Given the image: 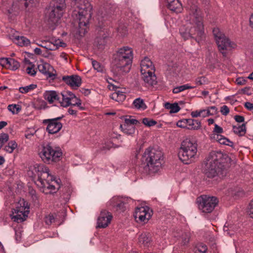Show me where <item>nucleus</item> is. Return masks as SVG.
<instances>
[{
	"label": "nucleus",
	"mask_w": 253,
	"mask_h": 253,
	"mask_svg": "<svg viewBox=\"0 0 253 253\" xmlns=\"http://www.w3.org/2000/svg\"><path fill=\"white\" fill-rule=\"evenodd\" d=\"M65 8V0H52L46 16L48 24L51 26L56 24L62 16Z\"/></svg>",
	"instance_id": "obj_6"
},
{
	"label": "nucleus",
	"mask_w": 253,
	"mask_h": 253,
	"mask_svg": "<svg viewBox=\"0 0 253 253\" xmlns=\"http://www.w3.org/2000/svg\"><path fill=\"white\" fill-rule=\"evenodd\" d=\"M62 81L72 88L75 89L80 86L82 84L81 78L77 75L64 76L62 77Z\"/></svg>",
	"instance_id": "obj_18"
},
{
	"label": "nucleus",
	"mask_w": 253,
	"mask_h": 253,
	"mask_svg": "<svg viewBox=\"0 0 253 253\" xmlns=\"http://www.w3.org/2000/svg\"><path fill=\"white\" fill-rule=\"evenodd\" d=\"M44 99L46 100L49 103H52L54 101L57 100L59 102L61 99L60 94L54 90L46 91L44 94Z\"/></svg>",
	"instance_id": "obj_22"
},
{
	"label": "nucleus",
	"mask_w": 253,
	"mask_h": 253,
	"mask_svg": "<svg viewBox=\"0 0 253 253\" xmlns=\"http://www.w3.org/2000/svg\"><path fill=\"white\" fill-rule=\"evenodd\" d=\"M248 209L249 215L253 218V199L250 202Z\"/></svg>",
	"instance_id": "obj_56"
},
{
	"label": "nucleus",
	"mask_w": 253,
	"mask_h": 253,
	"mask_svg": "<svg viewBox=\"0 0 253 253\" xmlns=\"http://www.w3.org/2000/svg\"><path fill=\"white\" fill-rule=\"evenodd\" d=\"M121 198L119 197H114L108 202V205L112 207V208L114 210L116 207L119 201Z\"/></svg>",
	"instance_id": "obj_44"
},
{
	"label": "nucleus",
	"mask_w": 253,
	"mask_h": 253,
	"mask_svg": "<svg viewBox=\"0 0 253 253\" xmlns=\"http://www.w3.org/2000/svg\"><path fill=\"white\" fill-rule=\"evenodd\" d=\"M84 13H77L76 11L74 12V15L76 16L78 20L79 32L80 34H84L87 32V26L91 15V13H89L87 11L84 12Z\"/></svg>",
	"instance_id": "obj_15"
},
{
	"label": "nucleus",
	"mask_w": 253,
	"mask_h": 253,
	"mask_svg": "<svg viewBox=\"0 0 253 253\" xmlns=\"http://www.w3.org/2000/svg\"><path fill=\"white\" fill-rule=\"evenodd\" d=\"M153 214L152 210L147 206H137L135 208L133 216L138 223H147Z\"/></svg>",
	"instance_id": "obj_13"
},
{
	"label": "nucleus",
	"mask_w": 253,
	"mask_h": 253,
	"mask_svg": "<svg viewBox=\"0 0 253 253\" xmlns=\"http://www.w3.org/2000/svg\"><path fill=\"white\" fill-rule=\"evenodd\" d=\"M121 130L127 135H132L135 131V127L133 125L124 124L120 126Z\"/></svg>",
	"instance_id": "obj_28"
},
{
	"label": "nucleus",
	"mask_w": 253,
	"mask_h": 253,
	"mask_svg": "<svg viewBox=\"0 0 253 253\" xmlns=\"http://www.w3.org/2000/svg\"><path fill=\"white\" fill-rule=\"evenodd\" d=\"M220 112L222 115H227L229 112V109L226 105H223L220 108Z\"/></svg>",
	"instance_id": "obj_58"
},
{
	"label": "nucleus",
	"mask_w": 253,
	"mask_h": 253,
	"mask_svg": "<svg viewBox=\"0 0 253 253\" xmlns=\"http://www.w3.org/2000/svg\"><path fill=\"white\" fill-rule=\"evenodd\" d=\"M206 114L203 115V117H206L209 116H213L216 115L217 113V108L215 106H211L207 108V109H204Z\"/></svg>",
	"instance_id": "obj_37"
},
{
	"label": "nucleus",
	"mask_w": 253,
	"mask_h": 253,
	"mask_svg": "<svg viewBox=\"0 0 253 253\" xmlns=\"http://www.w3.org/2000/svg\"><path fill=\"white\" fill-rule=\"evenodd\" d=\"M177 126L181 128H186L187 126V119L178 121L177 123Z\"/></svg>",
	"instance_id": "obj_51"
},
{
	"label": "nucleus",
	"mask_w": 253,
	"mask_h": 253,
	"mask_svg": "<svg viewBox=\"0 0 253 253\" xmlns=\"http://www.w3.org/2000/svg\"><path fill=\"white\" fill-rule=\"evenodd\" d=\"M17 147V144L15 141L12 140L9 141L7 145L4 148V150L7 153H11L13 152L15 149Z\"/></svg>",
	"instance_id": "obj_35"
},
{
	"label": "nucleus",
	"mask_w": 253,
	"mask_h": 253,
	"mask_svg": "<svg viewBox=\"0 0 253 253\" xmlns=\"http://www.w3.org/2000/svg\"><path fill=\"white\" fill-rule=\"evenodd\" d=\"M199 210L205 213H211L218 205L219 200L214 196L203 195L197 198Z\"/></svg>",
	"instance_id": "obj_9"
},
{
	"label": "nucleus",
	"mask_w": 253,
	"mask_h": 253,
	"mask_svg": "<svg viewBox=\"0 0 253 253\" xmlns=\"http://www.w3.org/2000/svg\"><path fill=\"white\" fill-rule=\"evenodd\" d=\"M140 72L141 79L147 85H154L157 84V78L155 76V67L150 59L145 57L141 62Z\"/></svg>",
	"instance_id": "obj_7"
},
{
	"label": "nucleus",
	"mask_w": 253,
	"mask_h": 253,
	"mask_svg": "<svg viewBox=\"0 0 253 253\" xmlns=\"http://www.w3.org/2000/svg\"><path fill=\"white\" fill-rule=\"evenodd\" d=\"M111 98L118 102H122L126 99V95L124 92L118 90L112 94Z\"/></svg>",
	"instance_id": "obj_29"
},
{
	"label": "nucleus",
	"mask_w": 253,
	"mask_h": 253,
	"mask_svg": "<svg viewBox=\"0 0 253 253\" xmlns=\"http://www.w3.org/2000/svg\"><path fill=\"white\" fill-rule=\"evenodd\" d=\"M29 213V206L24 199H20L15 203V208L13 209L10 216L15 221L22 222L27 217Z\"/></svg>",
	"instance_id": "obj_11"
},
{
	"label": "nucleus",
	"mask_w": 253,
	"mask_h": 253,
	"mask_svg": "<svg viewBox=\"0 0 253 253\" xmlns=\"http://www.w3.org/2000/svg\"><path fill=\"white\" fill-rule=\"evenodd\" d=\"M178 87V89L180 92L184 91L186 89H192V88H194L195 87L194 86L189 85L188 84H184V85H181V86H179Z\"/></svg>",
	"instance_id": "obj_55"
},
{
	"label": "nucleus",
	"mask_w": 253,
	"mask_h": 253,
	"mask_svg": "<svg viewBox=\"0 0 253 253\" xmlns=\"http://www.w3.org/2000/svg\"><path fill=\"white\" fill-rule=\"evenodd\" d=\"M142 123L148 126H154L157 124V122L153 120H150L148 118H145L142 120Z\"/></svg>",
	"instance_id": "obj_46"
},
{
	"label": "nucleus",
	"mask_w": 253,
	"mask_h": 253,
	"mask_svg": "<svg viewBox=\"0 0 253 253\" xmlns=\"http://www.w3.org/2000/svg\"><path fill=\"white\" fill-rule=\"evenodd\" d=\"M61 99L59 103L63 107H66L70 105L72 106L76 96L71 91H65L60 94Z\"/></svg>",
	"instance_id": "obj_17"
},
{
	"label": "nucleus",
	"mask_w": 253,
	"mask_h": 253,
	"mask_svg": "<svg viewBox=\"0 0 253 253\" xmlns=\"http://www.w3.org/2000/svg\"><path fill=\"white\" fill-rule=\"evenodd\" d=\"M20 3V4H23L25 7H27L29 5V3H31L33 0H18Z\"/></svg>",
	"instance_id": "obj_64"
},
{
	"label": "nucleus",
	"mask_w": 253,
	"mask_h": 253,
	"mask_svg": "<svg viewBox=\"0 0 253 253\" xmlns=\"http://www.w3.org/2000/svg\"><path fill=\"white\" fill-rule=\"evenodd\" d=\"M9 58H0V65L7 68L8 65Z\"/></svg>",
	"instance_id": "obj_53"
},
{
	"label": "nucleus",
	"mask_w": 253,
	"mask_h": 253,
	"mask_svg": "<svg viewBox=\"0 0 253 253\" xmlns=\"http://www.w3.org/2000/svg\"><path fill=\"white\" fill-rule=\"evenodd\" d=\"M212 33L218 50L224 56H226L227 50L236 48V43L226 37L219 28H214Z\"/></svg>",
	"instance_id": "obj_8"
},
{
	"label": "nucleus",
	"mask_w": 253,
	"mask_h": 253,
	"mask_svg": "<svg viewBox=\"0 0 253 253\" xmlns=\"http://www.w3.org/2000/svg\"><path fill=\"white\" fill-rule=\"evenodd\" d=\"M168 3V8L171 11L176 13H180L182 6L179 0H166Z\"/></svg>",
	"instance_id": "obj_20"
},
{
	"label": "nucleus",
	"mask_w": 253,
	"mask_h": 253,
	"mask_svg": "<svg viewBox=\"0 0 253 253\" xmlns=\"http://www.w3.org/2000/svg\"><path fill=\"white\" fill-rule=\"evenodd\" d=\"M104 31H100V36H102L101 37H97L96 39L95 42L98 46V48L100 49H103L104 46L106 43V40L108 36V34H102V33Z\"/></svg>",
	"instance_id": "obj_25"
},
{
	"label": "nucleus",
	"mask_w": 253,
	"mask_h": 253,
	"mask_svg": "<svg viewBox=\"0 0 253 253\" xmlns=\"http://www.w3.org/2000/svg\"><path fill=\"white\" fill-rule=\"evenodd\" d=\"M55 221V218L52 214H49L45 216V222L46 224L50 225L51 223Z\"/></svg>",
	"instance_id": "obj_50"
},
{
	"label": "nucleus",
	"mask_w": 253,
	"mask_h": 253,
	"mask_svg": "<svg viewBox=\"0 0 253 253\" xmlns=\"http://www.w3.org/2000/svg\"><path fill=\"white\" fill-rule=\"evenodd\" d=\"M197 152V144L193 140L186 139L181 143L178 157L185 164H189L195 161Z\"/></svg>",
	"instance_id": "obj_5"
},
{
	"label": "nucleus",
	"mask_w": 253,
	"mask_h": 253,
	"mask_svg": "<svg viewBox=\"0 0 253 253\" xmlns=\"http://www.w3.org/2000/svg\"><path fill=\"white\" fill-rule=\"evenodd\" d=\"M162 152L155 148H149L145 150L141 158V167L144 172L149 174L158 172L163 160Z\"/></svg>",
	"instance_id": "obj_4"
},
{
	"label": "nucleus",
	"mask_w": 253,
	"mask_h": 253,
	"mask_svg": "<svg viewBox=\"0 0 253 253\" xmlns=\"http://www.w3.org/2000/svg\"><path fill=\"white\" fill-rule=\"evenodd\" d=\"M112 147H114V148H117V147H119V146H118L117 145H114V144H112L111 146L105 144V145L104 146H103V147L102 148V151L106 150H108Z\"/></svg>",
	"instance_id": "obj_63"
},
{
	"label": "nucleus",
	"mask_w": 253,
	"mask_h": 253,
	"mask_svg": "<svg viewBox=\"0 0 253 253\" xmlns=\"http://www.w3.org/2000/svg\"><path fill=\"white\" fill-rule=\"evenodd\" d=\"M247 81V79L243 77L238 78L236 80V83L239 85H244L246 84Z\"/></svg>",
	"instance_id": "obj_57"
},
{
	"label": "nucleus",
	"mask_w": 253,
	"mask_h": 253,
	"mask_svg": "<svg viewBox=\"0 0 253 253\" xmlns=\"http://www.w3.org/2000/svg\"><path fill=\"white\" fill-rule=\"evenodd\" d=\"M201 126V124L198 120L189 119H187V128L188 129H198Z\"/></svg>",
	"instance_id": "obj_27"
},
{
	"label": "nucleus",
	"mask_w": 253,
	"mask_h": 253,
	"mask_svg": "<svg viewBox=\"0 0 253 253\" xmlns=\"http://www.w3.org/2000/svg\"><path fill=\"white\" fill-rule=\"evenodd\" d=\"M138 121L136 119H132L130 116H129L128 118H125V124H127L128 125H136L138 123Z\"/></svg>",
	"instance_id": "obj_47"
},
{
	"label": "nucleus",
	"mask_w": 253,
	"mask_h": 253,
	"mask_svg": "<svg viewBox=\"0 0 253 253\" xmlns=\"http://www.w3.org/2000/svg\"><path fill=\"white\" fill-rule=\"evenodd\" d=\"M19 67L20 64L17 61L13 58H9L8 65L7 67L8 69L15 71L17 70Z\"/></svg>",
	"instance_id": "obj_38"
},
{
	"label": "nucleus",
	"mask_w": 253,
	"mask_h": 253,
	"mask_svg": "<svg viewBox=\"0 0 253 253\" xmlns=\"http://www.w3.org/2000/svg\"><path fill=\"white\" fill-rule=\"evenodd\" d=\"M196 84L197 85H202L206 83L205 78L203 77L198 78L195 81Z\"/></svg>",
	"instance_id": "obj_59"
},
{
	"label": "nucleus",
	"mask_w": 253,
	"mask_h": 253,
	"mask_svg": "<svg viewBox=\"0 0 253 253\" xmlns=\"http://www.w3.org/2000/svg\"><path fill=\"white\" fill-rule=\"evenodd\" d=\"M238 231L239 226L236 224L226 222L223 227L224 234L231 237L237 234Z\"/></svg>",
	"instance_id": "obj_21"
},
{
	"label": "nucleus",
	"mask_w": 253,
	"mask_h": 253,
	"mask_svg": "<svg viewBox=\"0 0 253 253\" xmlns=\"http://www.w3.org/2000/svg\"><path fill=\"white\" fill-rule=\"evenodd\" d=\"M208 250L207 247L206 245L203 243L198 244L195 249V253H206Z\"/></svg>",
	"instance_id": "obj_42"
},
{
	"label": "nucleus",
	"mask_w": 253,
	"mask_h": 253,
	"mask_svg": "<svg viewBox=\"0 0 253 253\" xmlns=\"http://www.w3.org/2000/svg\"><path fill=\"white\" fill-rule=\"evenodd\" d=\"M185 20L190 25V34L191 38L199 42L205 38L203 17L201 10L197 6H192L189 14L186 16Z\"/></svg>",
	"instance_id": "obj_3"
},
{
	"label": "nucleus",
	"mask_w": 253,
	"mask_h": 253,
	"mask_svg": "<svg viewBox=\"0 0 253 253\" xmlns=\"http://www.w3.org/2000/svg\"><path fill=\"white\" fill-rule=\"evenodd\" d=\"M75 100H77V102H75V103L74 102L73 103L72 106H78L79 108V109L81 110H84V108L82 106V101H81V100L79 98L77 97H76V99H75Z\"/></svg>",
	"instance_id": "obj_54"
},
{
	"label": "nucleus",
	"mask_w": 253,
	"mask_h": 253,
	"mask_svg": "<svg viewBox=\"0 0 253 253\" xmlns=\"http://www.w3.org/2000/svg\"><path fill=\"white\" fill-rule=\"evenodd\" d=\"M9 139V135L7 133H1L0 135V144L3 145L6 143Z\"/></svg>",
	"instance_id": "obj_49"
},
{
	"label": "nucleus",
	"mask_w": 253,
	"mask_h": 253,
	"mask_svg": "<svg viewBox=\"0 0 253 253\" xmlns=\"http://www.w3.org/2000/svg\"><path fill=\"white\" fill-rule=\"evenodd\" d=\"M29 61V64L30 66H29L26 69V71L28 74L31 76H34L36 74V71L34 69V65L32 64L31 62Z\"/></svg>",
	"instance_id": "obj_45"
},
{
	"label": "nucleus",
	"mask_w": 253,
	"mask_h": 253,
	"mask_svg": "<svg viewBox=\"0 0 253 253\" xmlns=\"http://www.w3.org/2000/svg\"><path fill=\"white\" fill-rule=\"evenodd\" d=\"M63 116L61 117H57L53 119H45L42 121V123L46 125V131L50 134L56 133L62 127V124L59 121L62 119Z\"/></svg>",
	"instance_id": "obj_14"
},
{
	"label": "nucleus",
	"mask_w": 253,
	"mask_h": 253,
	"mask_svg": "<svg viewBox=\"0 0 253 253\" xmlns=\"http://www.w3.org/2000/svg\"><path fill=\"white\" fill-rule=\"evenodd\" d=\"M126 201L125 199L121 198L114 210L120 212L124 211L126 209Z\"/></svg>",
	"instance_id": "obj_39"
},
{
	"label": "nucleus",
	"mask_w": 253,
	"mask_h": 253,
	"mask_svg": "<svg viewBox=\"0 0 253 253\" xmlns=\"http://www.w3.org/2000/svg\"><path fill=\"white\" fill-rule=\"evenodd\" d=\"M112 219V215L106 210L101 211L97 218V227L106 228L110 223Z\"/></svg>",
	"instance_id": "obj_16"
},
{
	"label": "nucleus",
	"mask_w": 253,
	"mask_h": 253,
	"mask_svg": "<svg viewBox=\"0 0 253 253\" xmlns=\"http://www.w3.org/2000/svg\"><path fill=\"white\" fill-rule=\"evenodd\" d=\"M190 25L188 24V22L182 26L179 29V33L181 37L184 40H188L191 38L192 36L190 34Z\"/></svg>",
	"instance_id": "obj_23"
},
{
	"label": "nucleus",
	"mask_w": 253,
	"mask_h": 253,
	"mask_svg": "<svg viewBox=\"0 0 253 253\" xmlns=\"http://www.w3.org/2000/svg\"><path fill=\"white\" fill-rule=\"evenodd\" d=\"M27 174L29 177L32 178H35L37 176L38 180L41 183L43 182V180L48 178L49 176L52 177L49 173L48 168L43 165L38 164L30 166L29 167Z\"/></svg>",
	"instance_id": "obj_12"
},
{
	"label": "nucleus",
	"mask_w": 253,
	"mask_h": 253,
	"mask_svg": "<svg viewBox=\"0 0 253 253\" xmlns=\"http://www.w3.org/2000/svg\"><path fill=\"white\" fill-rule=\"evenodd\" d=\"M15 40L17 41L18 45L21 46H27L30 43V40L24 36H18Z\"/></svg>",
	"instance_id": "obj_36"
},
{
	"label": "nucleus",
	"mask_w": 253,
	"mask_h": 253,
	"mask_svg": "<svg viewBox=\"0 0 253 253\" xmlns=\"http://www.w3.org/2000/svg\"><path fill=\"white\" fill-rule=\"evenodd\" d=\"M165 107L167 109L170 110V113H175L180 110V107L177 103H170L167 102L165 104Z\"/></svg>",
	"instance_id": "obj_32"
},
{
	"label": "nucleus",
	"mask_w": 253,
	"mask_h": 253,
	"mask_svg": "<svg viewBox=\"0 0 253 253\" xmlns=\"http://www.w3.org/2000/svg\"><path fill=\"white\" fill-rule=\"evenodd\" d=\"M233 132L239 136H243L246 132V125L243 124L242 125L238 126H233Z\"/></svg>",
	"instance_id": "obj_31"
},
{
	"label": "nucleus",
	"mask_w": 253,
	"mask_h": 253,
	"mask_svg": "<svg viewBox=\"0 0 253 253\" xmlns=\"http://www.w3.org/2000/svg\"><path fill=\"white\" fill-rule=\"evenodd\" d=\"M206 112L204 109L201 110L200 111H193L191 113V115L193 118H196L199 116H202L203 117V113Z\"/></svg>",
	"instance_id": "obj_52"
},
{
	"label": "nucleus",
	"mask_w": 253,
	"mask_h": 253,
	"mask_svg": "<svg viewBox=\"0 0 253 253\" xmlns=\"http://www.w3.org/2000/svg\"><path fill=\"white\" fill-rule=\"evenodd\" d=\"M39 154L44 163L49 164L58 161L62 153L60 150H54L50 143H48L42 146Z\"/></svg>",
	"instance_id": "obj_10"
},
{
	"label": "nucleus",
	"mask_w": 253,
	"mask_h": 253,
	"mask_svg": "<svg viewBox=\"0 0 253 253\" xmlns=\"http://www.w3.org/2000/svg\"><path fill=\"white\" fill-rule=\"evenodd\" d=\"M228 158L227 155L221 151L210 152L204 163L205 174L209 178L225 177L227 173V169L224 163Z\"/></svg>",
	"instance_id": "obj_1"
},
{
	"label": "nucleus",
	"mask_w": 253,
	"mask_h": 253,
	"mask_svg": "<svg viewBox=\"0 0 253 253\" xmlns=\"http://www.w3.org/2000/svg\"><path fill=\"white\" fill-rule=\"evenodd\" d=\"M92 64L94 69L97 70L98 72H102L103 70V67L98 62L95 60L92 61Z\"/></svg>",
	"instance_id": "obj_48"
},
{
	"label": "nucleus",
	"mask_w": 253,
	"mask_h": 253,
	"mask_svg": "<svg viewBox=\"0 0 253 253\" xmlns=\"http://www.w3.org/2000/svg\"><path fill=\"white\" fill-rule=\"evenodd\" d=\"M37 85L35 84H31L29 85L19 88V91L22 93H26L31 90H34L37 87Z\"/></svg>",
	"instance_id": "obj_41"
},
{
	"label": "nucleus",
	"mask_w": 253,
	"mask_h": 253,
	"mask_svg": "<svg viewBox=\"0 0 253 253\" xmlns=\"http://www.w3.org/2000/svg\"><path fill=\"white\" fill-rule=\"evenodd\" d=\"M7 109L13 114H17L21 110V107L18 104H10L8 106Z\"/></svg>",
	"instance_id": "obj_40"
},
{
	"label": "nucleus",
	"mask_w": 253,
	"mask_h": 253,
	"mask_svg": "<svg viewBox=\"0 0 253 253\" xmlns=\"http://www.w3.org/2000/svg\"><path fill=\"white\" fill-rule=\"evenodd\" d=\"M234 119L237 122L242 123L244 121V117L242 116L236 115L234 117Z\"/></svg>",
	"instance_id": "obj_62"
},
{
	"label": "nucleus",
	"mask_w": 253,
	"mask_h": 253,
	"mask_svg": "<svg viewBox=\"0 0 253 253\" xmlns=\"http://www.w3.org/2000/svg\"><path fill=\"white\" fill-rule=\"evenodd\" d=\"M151 241V236L149 233H143L139 235L138 243L140 245L144 247H147L150 244Z\"/></svg>",
	"instance_id": "obj_24"
},
{
	"label": "nucleus",
	"mask_w": 253,
	"mask_h": 253,
	"mask_svg": "<svg viewBox=\"0 0 253 253\" xmlns=\"http://www.w3.org/2000/svg\"><path fill=\"white\" fill-rule=\"evenodd\" d=\"M38 68L39 71L45 75L48 78L54 79L55 75L51 72V70H53L52 67H51L49 64L47 63H43L38 65Z\"/></svg>",
	"instance_id": "obj_19"
},
{
	"label": "nucleus",
	"mask_w": 253,
	"mask_h": 253,
	"mask_svg": "<svg viewBox=\"0 0 253 253\" xmlns=\"http://www.w3.org/2000/svg\"><path fill=\"white\" fill-rule=\"evenodd\" d=\"M133 53L131 48L124 47L114 54L111 71L117 77H120L130 71Z\"/></svg>",
	"instance_id": "obj_2"
},
{
	"label": "nucleus",
	"mask_w": 253,
	"mask_h": 253,
	"mask_svg": "<svg viewBox=\"0 0 253 253\" xmlns=\"http://www.w3.org/2000/svg\"><path fill=\"white\" fill-rule=\"evenodd\" d=\"M215 140L221 144L226 145L231 147H232L234 144L233 142L221 135H216Z\"/></svg>",
	"instance_id": "obj_33"
},
{
	"label": "nucleus",
	"mask_w": 253,
	"mask_h": 253,
	"mask_svg": "<svg viewBox=\"0 0 253 253\" xmlns=\"http://www.w3.org/2000/svg\"><path fill=\"white\" fill-rule=\"evenodd\" d=\"M213 134H212L213 136H211V138H213L214 139H216V135H220L219 134H221L223 133V130L221 127L219 126L217 124H214V128L213 130Z\"/></svg>",
	"instance_id": "obj_43"
},
{
	"label": "nucleus",
	"mask_w": 253,
	"mask_h": 253,
	"mask_svg": "<svg viewBox=\"0 0 253 253\" xmlns=\"http://www.w3.org/2000/svg\"><path fill=\"white\" fill-rule=\"evenodd\" d=\"M51 176H52V177L49 176L48 177L50 178V180H51L52 181H54V183H55L57 185L59 186L58 187L56 188L57 189V190H59V189L60 188V179H55V178H54L52 175H51Z\"/></svg>",
	"instance_id": "obj_60"
},
{
	"label": "nucleus",
	"mask_w": 253,
	"mask_h": 253,
	"mask_svg": "<svg viewBox=\"0 0 253 253\" xmlns=\"http://www.w3.org/2000/svg\"><path fill=\"white\" fill-rule=\"evenodd\" d=\"M79 10L78 13L84 14V12L87 11L89 13H91L92 7L88 1H84L83 4H81L79 6Z\"/></svg>",
	"instance_id": "obj_30"
},
{
	"label": "nucleus",
	"mask_w": 253,
	"mask_h": 253,
	"mask_svg": "<svg viewBox=\"0 0 253 253\" xmlns=\"http://www.w3.org/2000/svg\"><path fill=\"white\" fill-rule=\"evenodd\" d=\"M133 105L135 108L138 109L144 110L147 108L143 100L141 98L135 99L133 102Z\"/></svg>",
	"instance_id": "obj_34"
},
{
	"label": "nucleus",
	"mask_w": 253,
	"mask_h": 253,
	"mask_svg": "<svg viewBox=\"0 0 253 253\" xmlns=\"http://www.w3.org/2000/svg\"><path fill=\"white\" fill-rule=\"evenodd\" d=\"M174 236L175 237H179V240H181L182 244L186 245L189 241L190 234L189 232H182L181 231L180 232L176 233Z\"/></svg>",
	"instance_id": "obj_26"
},
{
	"label": "nucleus",
	"mask_w": 253,
	"mask_h": 253,
	"mask_svg": "<svg viewBox=\"0 0 253 253\" xmlns=\"http://www.w3.org/2000/svg\"><path fill=\"white\" fill-rule=\"evenodd\" d=\"M245 107L249 111H253V103L247 102L245 103Z\"/></svg>",
	"instance_id": "obj_61"
}]
</instances>
